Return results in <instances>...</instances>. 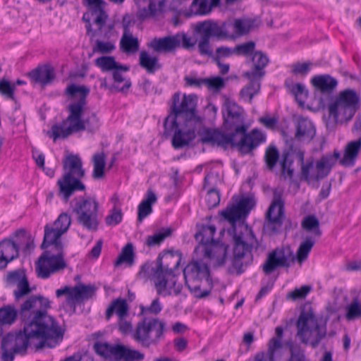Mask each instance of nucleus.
Wrapping results in <instances>:
<instances>
[{
	"instance_id": "1",
	"label": "nucleus",
	"mask_w": 361,
	"mask_h": 361,
	"mask_svg": "<svg viewBox=\"0 0 361 361\" xmlns=\"http://www.w3.org/2000/svg\"><path fill=\"white\" fill-rule=\"evenodd\" d=\"M197 97L176 92L171 98L170 113L164 122L163 135L166 137L173 133L171 144L175 149L188 145L195 137L200 118L197 115Z\"/></svg>"
},
{
	"instance_id": "2",
	"label": "nucleus",
	"mask_w": 361,
	"mask_h": 361,
	"mask_svg": "<svg viewBox=\"0 0 361 361\" xmlns=\"http://www.w3.org/2000/svg\"><path fill=\"white\" fill-rule=\"evenodd\" d=\"M231 131L225 133L216 128H206L200 134V141L203 144L227 149L229 146L238 147L243 154L250 153L259 145L265 141L264 135L258 129L247 133L245 124L228 126Z\"/></svg>"
},
{
	"instance_id": "3",
	"label": "nucleus",
	"mask_w": 361,
	"mask_h": 361,
	"mask_svg": "<svg viewBox=\"0 0 361 361\" xmlns=\"http://www.w3.org/2000/svg\"><path fill=\"white\" fill-rule=\"evenodd\" d=\"M50 301L40 295H32L25 299L18 310V317L24 325H33L35 330L56 339H61L63 333L55 319L47 313Z\"/></svg>"
},
{
	"instance_id": "4",
	"label": "nucleus",
	"mask_w": 361,
	"mask_h": 361,
	"mask_svg": "<svg viewBox=\"0 0 361 361\" xmlns=\"http://www.w3.org/2000/svg\"><path fill=\"white\" fill-rule=\"evenodd\" d=\"M35 329L32 324L24 325L23 330L4 336L1 345V359L13 361L15 354H25L28 348L38 350L45 346L51 348V343L57 342L58 339Z\"/></svg>"
},
{
	"instance_id": "5",
	"label": "nucleus",
	"mask_w": 361,
	"mask_h": 361,
	"mask_svg": "<svg viewBox=\"0 0 361 361\" xmlns=\"http://www.w3.org/2000/svg\"><path fill=\"white\" fill-rule=\"evenodd\" d=\"M180 258L171 254L159 256L157 259V267H152L144 264L141 267L139 274L146 277V273L150 269L153 273L154 286L158 295H178L182 290V284L177 283L174 270L178 267Z\"/></svg>"
},
{
	"instance_id": "6",
	"label": "nucleus",
	"mask_w": 361,
	"mask_h": 361,
	"mask_svg": "<svg viewBox=\"0 0 361 361\" xmlns=\"http://www.w3.org/2000/svg\"><path fill=\"white\" fill-rule=\"evenodd\" d=\"M252 249L264 251L266 247L258 241L252 229L247 226L240 225L233 230V250L231 258V273L240 274L250 262Z\"/></svg>"
},
{
	"instance_id": "7",
	"label": "nucleus",
	"mask_w": 361,
	"mask_h": 361,
	"mask_svg": "<svg viewBox=\"0 0 361 361\" xmlns=\"http://www.w3.org/2000/svg\"><path fill=\"white\" fill-rule=\"evenodd\" d=\"M66 92L69 96H74L80 94V98L77 102L71 103L67 110L69 113V118L74 122L73 127L76 131L86 130L89 132H94L99 128V119L95 112L90 111L85 113L84 107L86 105V97L90 92V89L86 86H78L75 84L68 85Z\"/></svg>"
},
{
	"instance_id": "8",
	"label": "nucleus",
	"mask_w": 361,
	"mask_h": 361,
	"mask_svg": "<svg viewBox=\"0 0 361 361\" xmlns=\"http://www.w3.org/2000/svg\"><path fill=\"white\" fill-rule=\"evenodd\" d=\"M63 174L57 181L59 195L67 202L74 192L83 191L85 185L81 179L85 176L82 161L78 154H68L62 161Z\"/></svg>"
},
{
	"instance_id": "9",
	"label": "nucleus",
	"mask_w": 361,
	"mask_h": 361,
	"mask_svg": "<svg viewBox=\"0 0 361 361\" xmlns=\"http://www.w3.org/2000/svg\"><path fill=\"white\" fill-rule=\"evenodd\" d=\"M327 108L326 126L333 128L336 123H343L353 118L360 108V97L353 90H344L329 103Z\"/></svg>"
},
{
	"instance_id": "10",
	"label": "nucleus",
	"mask_w": 361,
	"mask_h": 361,
	"mask_svg": "<svg viewBox=\"0 0 361 361\" xmlns=\"http://www.w3.org/2000/svg\"><path fill=\"white\" fill-rule=\"evenodd\" d=\"M185 284L196 298L208 296L213 287L207 263L202 259L192 260L183 269Z\"/></svg>"
},
{
	"instance_id": "11",
	"label": "nucleus",
	"mask_w": 361,
	"mask_h": 361,
	"mask_svg": "<svg viewBox=\"0 0 361 361\" xmlns=\"http://www.w3.org/2000/svg\"><path fill=\"white\" fill-rule=\"evenodd\" d=\"M41 247L46 250L35 263V271L38 277L47 279L51 274L66 267L62 242L47 243L45 245L42 243Z\"/></svg>"
},
{
	"instance_id": "12",
	"label": "nucleus",
	"mask_w": 361,
	"mask_h": 361,
	"mask_svg": "<svg viewBox=\"0 0 361 361\" xmlns=\"http://www.w3.org/2000/svg\"><path fill=\"white\" fill-rule=\"evenodd\" d=\"M216 228L213 225L203 226L195 235L199 245L195 252L204 257L214 260L215 264L221 266L224 264L226 257L227 246L220 244L214 240Z\"/></svg>"
},
{
	"instance_id": "13",
	"label": "nucleus",
	"mask_w": 361,
	"mask_h": 361,
	"mask_svg": "<svg viewBox=\"0 0 361 361\" xmlns=\"http://www.w3.org/2000/svg\"><path fill=\"white\" fill-rule=\"evenodd\" d=\"M88 11L83 14L82 20L86 23L87 32L91 37L99 36L108 37L112 25H106L108 15L104 9L102 0H82Z\"/></svg>"
},
{
	"instance_id": "14",
	"label": "nucleus",
	"mask_w": 361,
	"mask_h": 361,
	"mask_svg": "<svg viewBox=\"0 0 361 361\" xmlns=\"http://www.w3.org/2000/svg\"><path fill=\"white\" fill-rule=\"evenodd\" d=\"M297 336L300 341L310 343L313 348L318 345L321 340L326 336L325 326L318 324L312 308L304 307L296 322Z\"/></svg>"
},
{
	"instance_id": "15",
	"label": "nucleus",
	"mask_w": 361,
	"mask_h": 361,
	"mask_svg": "<svg viewBox=\"0 0 361 361\" xmlns=\"http://www.w3.org/2000/svg\"><path fill=\"white\" fill-rule=\"evenodd\" d=\"M165 327V323L159 318H142L133 331V339L143 348L157 345L164 336Z\"/></svg>"
},
{
	"instance_id": "16",
	"label": "nucleus",
	"mask_w": 361,
	"mask_h": 361,
	"mask_svg": "<svg viewBox=\"0 0 361 361\" xmlns=\"http://www.w3.org/2000/svg\"><path fill=\"white\" fill-rule=\"evenodd\" d=\"M296 161L300 166V179L308 183L324 178L331 171V164L328 159L320 158L316 163L312 158L305 161L304 151L297 152Z\"/></svg>"
},
{
	"instance_id": "17",
	"label": "nucleus",
	"mask_w": 361,
	"mask_h": 361,
	"mask_svg": "<svg viewBox=\"0 0 361 361\" xmlns=\"http://www.w3.org/2000/svg\"><path fill=\"white\" fill-rule=\"evenodd\" d=\"M97 354L106 359L115 361H142L144 353L123 344L111 345L106 342L97 341L93 345Z\"/></svg>"
},
{
	"instance_id": "18",
	"label": "nucleus",
	"mask_w": 361,
	"mask_h": 361,
	"mask_svg": "<svg viewBox=\"0 0 361 361\" xmlns=\"http://www.w3.org/2000/svg\"><path fill=\"white\" fill-rule=\"evenodd\" d=\"M99 204L94 198L88 197L78 200L73 208L78 223L88 231H96L98 227Z\"/></svg>"
},
{
	"instance_id": "19",
	"label": "nucleus",
	"mask_w": 361,
	"mask_h": 361,
	"mask_svg": "<svg viewBox=\"0 0 361 361\" xmlns=\"http://www.w3.org/2000/svg\"><path fill=\"white\" fill-rule=\"evenodd\" d=\"M282 191L274 189L273 200L266 212L264 229L270 234L276 233L281 227L284 217V203L282 200Z\"/></svg>"
},
{
	"instance_id": "20",
	"label": "nucleus",
	"mask_w": 361,
	"mask_h": 361,
	"mask_svg": "<svg viewBox=\"0 0 361 361\" xmlns=\"http://www.w3.org/2000/svg\"><path fill=\"white\" fill-rule=\"evenodd\" d=\"M294 261L295 255L290 247L282 246L268 253L262 269L266 275H269L279 267L288 268Z\"/></svg>"
},
{
	"instance_id": "21",
	"label": "nucleus",
	"mask_w": 361,
	"mask_h": 361,
	"mask_svg": "<svg viewBox=\"0 0 361 361\" xmlns=\"http://www.w3.org/2000/svg\"><path fill=\"white\" fill-rule=\"evenodd\" d=\"M138 6L135 13L140 21L161 16L168 10L169 0H134Z\"/></svg>"
},
{
	"instance_id": "22",
	"label": "nucleus",
	"mask_w": 361,
	"mask_h": 361,
	"mask_svg": "<svg viewBox=\"0 0 361 361\" xmlns=\"http://www.w3.org/2000/svg\"><path fill=\"white\" fill-rule=\"evenodd\" d=\"M71 223V216L63 212L58 216L51 226L47 224L44 226L43 245L61 242V236L68 231Z\"/></svg>"
},
{
	"instance_id": "23",
	"label": "nucleus",
	"mask_w": 361,
	"mask_h": 361,
	"mask_svg": "<svg viewBox=\"0 0 361 361\" xmlns=\"http://www.w3.org/2000/svg\"><path fill=\"white\" fill-rule=\"evenodd\" d=\"M229 23H223L221 25L212 21L204 20L196 25L195 32L203 34L209 37H215L217 39L233 37V34L230 32Z\"/></svg>"
},
{
	"instance_id": "24",
	"label": "nucleus",
	"mask_w": 361,
	"mask_h": 361,
	"mask_svg": "<svg viewBox=\"0 0 361 361\" xmlns=\"http://www.w3.org/2000/svg\"><path fill=\"white\" fill-rule=\"evenodd\" d=\"M130 17L125 16L123 19V32L120 40V49L126 54H134L139 49L140 44L137 37L133 36L130 31Z\"/></svg>"
},
{
	"instance_id": "25",
	"label": "nucleus",
	"mask_w": 361,
	"mask_h": 361,
	"mask_svg": "<svg viewBox=\"0 0 361 361\" xmlns=\"http://www.w3.org/2000/svg\"><path fill=\"white\" fill-rule=\"evenodd\" d=\"M226 113L224 114L226 127L245 124L244 110L234 101L226 99L224 104Z\"/></svg>"
},
{
	"instance_id": "26",
	"label": "nucleus",
	"mask_w": 361,
	"mask_h": 361,
	"mask_svg": "<svg viewBox=\"0 0 361 361\" xmlns=\"http://www.w3.org/2000/svg\"><path fill=\"white\" fill-rule=\"evenodd\" d=\"M252 68L244 73L252 78L262 79L265 75V67L269 62V57L262 51H255L251 55Z\"/></svg>"
},
{
	"instance_id": "27",
	"label": "nucleus",
	"mask_w": 361,
	"mask_h": 361,
	"mask_svg": "<svg viewBox=\"0 0 361 361\" xmlns=\"http://www.w3.org/2000/svg\"><path fill=\"white\" fill-rule=\"evenodd\" d=\"M96 287L94 285L79 284L72 287V293L68 299V305L75 307L77 304L92 298L95 294Z\"/></svg>"
},
{
	"instance_id": "28",
	"label": "nucleus",
	"mask_w": 361,
	"mask_h": 361,
	"mask_svg": "<svg viewBox=\"0 0 361 361\" xmlns=\"http://www.w3.org/2000/svg\"><path fill=\"white\" fill-rule=\"evenodd\" d=\"M316 129L312 122L306 118L298 119L295 125L294 139L302 142H309L314 137Z\"/></svg>"
},
{
	"instance_id": "29",
	"label": "nucleus",
	"mask_w": 361,
	"mask_h": 361,
	"mask_svg": "<svg viewBox=\"0 0 361 361\" xmlns=\"http://www.w3.org/2000/svg\"><path fill=\"white\" fill-rule=\"evenodd\" d=\"M176 35H168L160 38H154L148 44L147 47L154 52L169 53L178 48V41Z\"/></svg>"
},
{
	"instance_id": "30",
	"label": "nucleus",
	"mask_w": 361,
	"mask_h": 361,
	"mask_svg": "<svg viewBox=\"0 0 361 361\" xmlns=\"http://www.w3.org/2000/svg\"><path fill=\"white\" fill-rule=\"evenodd\" d=\"M310 82L315 90L322 94H331L338 85V80L329 74L316 75Z\"/></svg>"
},
{
	"instance_id": "31",
	"label": "nucleus",
	"mask_w": 361,
	"mask_h": 361,
	"mask_svg": "<svg viewBox=\"0 0 361 361\" xmlns=\"http://www.w3.org/2000/svg\"><path fill=\"white\" fill-rule=\"evenodd\" d=\"M74 126L73 120L69 118V115L66 120L60 123H56L52 126L51 130L47 132V134L53 138L55 141L57 139H64L73 133L77 132Z\"/></svg>"
},
{
	"instance_id": "32",
	"label": "nucleus",
	"mask_w": 361,
	"mask_h": 361,
	"mask_svg": "<svg viewBox=\"0 0 361 361\" xmlns=\"http://www.w3.org/2000/svg\"><path fill=\"white\" fill-rule=\"evenodd\" d=\"M300 149L294 148L293 145H290L288 151L283 153V158L281 161V174L286 178H292L295 167L293 166L294 160H296V154Z\"/></svg>"
},
{
	"instance_id": "33",
	"label": "nucleus",
	"mask_w": 361,
	"mask_h": 361,
	"mask_svg": "<svg viewBox=\"0 0 361 361\" xmlns=\"http://www.w3.org/2000/svg\"><path fill=\"white\" fill-rule=\"evenodd\" d=\"M243 76L247 78L249 82L241 89L240 97L243 101L251 104L253 97L259 92L262 79L252 78L246 73H243Z\"/></svg>"
},
{
	"instance_id": "34",
	"label": "nucleus",
	"mask_w": 361,
	"mask_h": 361,
	"mask_svg": "<svg viewBox=\"0 0 361 361\" xmlns=\"http://www.w3.org/2000/svg\"><path fill=\"white\" fill-rule=\"evenodd\" d=\"M360 149L361 138L349 142L345 148L344 155L340 160V164L344 166H353Z\"/></svg>"
},
{
	"instance_id": "35",
	"label": "nucleus",
	"mask_w": 361,
	"mask_h": 361,
	"mask_svg": "<svg viewBox=\"0 0 361 361\" xmlns=\"http://www.w3.org/2000/svg\"><path fill=\"white\" fill-rule=\"evenodd\" d=\"M157 200L154 192L150 189L147 190L145 197L137 207V221L139 222H142L145 217L152 212V205L157 202Z\"/></svg>"
},
{
	"instance_id": "36",
	"label": "nucleus",
	"mask_w": 361,
	"mask_h": 361,
	"mask_svg": "<svg viewBox=\"0 0 361 361\" xmlns=\"http://www.w3.org/2000/svg\"><path fill=\"white\" fill-rule=\"evenodd\" d=\"M28 75L35 82L47 85L54 78V68L50 66L38 67L30 71Z\"/></svg>"
},
{
	"instance_id": "37",
	"label": "nucleus",
	"mask_w": 361,
	"mask_h": 361,
	"mask_svg": "<svg viewBox=\"0 0 361 361\" xmlns=\"http://www.w3.org/2000/svg\"><path fill=\"white\" fill-rule=\"evenodd\" d=\"M139 65L148 73H154L161 69V65L159 63L157 56H151L147 51L142 50L139 54Z\"/></svg>"
},
{
	"instance_id": "38",
	"label": "nucleus",
	"mask_w": 361,
	"mask_h": 361,
	"mask_svg": "<svg viewBox=\"0 0 361 361\" xmlns=\"http://www.w3.org/2000/svg\"><path fill=\"white\" fill-rule=\"evenodd\" d=\"M283 329L282 326H276L275 329L276 336L271 338L268 343L267 357L269 361H275L276 353L280 350L282 347V338Z\"/></svg>"
},
{
	"instance_id": "39",
	"label": "nucleus",
	"mask_w": 361,
	"mask_h": 361,
	"mask_svg": "<svg viewBox=\"0 0 361 361\" xmlns=\"http://www.w3.org/2000/svg\"><path fill=\"white\" fill-rule=\"evenodd\" d=\"M230 29L233 30L234 36H242L247 34L255 25V20L252 18H243L235 19L233 22H230Z\"/></svg>"
},
{
	"instance_id": "40",
	"label": "nucleus",
	"mask_w": 361,
	"mask_h": 361,
	"mask_svg": "<svg viewBox=\"0 0 361 361\" xmlns=\"http://www.w3.org/2000/svg\"><path fill=\"white\" fill-rule=\"evenodd\" d=\"M114 313H116L118 318L128 315V307L124 299L117 298L111 302L106 310V319H109Z\"/></svg>"
},
{
	"instance_id": "41",
	"label": "nucleus",
	"mask_w": 361,
	"mask_h": 361,
	"mask_svg": "<svg viewBox=\"0 0 361 361\" xmlns=\"http://www.w3.org/2000/svg\"><path fill=\"white\" fill-rule=\"evenodd\" d=\"M315 242L316 240L314 237H306L305 240L300 244L298 248L296 255L295 256V260H297L299 264H302L305 261Z\"/></svg>"
},
{
	"instance_id": "42",
	"label": "nucleus",
	"mask_w": 361,
	"mask_h": 361,
	"mask_svg": "<svg viewBox=\"0 0 361 361\" xmlns=\"http://www.w3.org/2000/svg\"><path fill=\"white\" fill-rule=\"evenodd\" d=\"M134 259L133 245L131 243H128L121 249L119 255L114 262V266L118 267L125 263L130 267L134 264Z\"/></svg>"
},
{
	"instance_id": "43",
	"label": "nucleus",
	"mask_w": 361,
	"mask_h": 361,
	"mask_svg": "<svg viewBox=\"0 0 361 361\" xmlns=\"http://www.w3.org/2000/svg\"><path fill=\"white\" fill-rule=\"evenodd\" d=\"M286 85L289 92L294 95L295 99L300 105H302L308 95V90L305 86L301 83H294L292 81H286Z\"/></svg>"
},
{
	"instance_id": "44",
	"label": "nucleus",
	"mask_w": 361,
	"mask_h": 361,
	"mask_svg": "<svg viewBox=\"0 0 361 361\" xmlns=\"http://www.w3.org/2000/svg\"><path fill=\"white\" fill-rule=\"evenodd\" d=\"M345 318L347 321L361 319V302L357 297L353 298L345 307Z\"/></svg>"
},
{
	"instance_id": "45",
	"label": "nucleus",
	"mask_w": 361,
	"mask_h": 361,
	"mask_svg": "<svg viewBox=\"0 0 361 361\" xmlns=\"http://www.w3.org/2000/svg\"><path fill=\"white\" fill-rule=\"evenodd\" d=\"M221 0H193L192 6H197L195 13L196 15H207L214 8L220 5Z\"/></svg>"
},
{
	"instance_id": "46",
	"label": "nucleus",
	"mask_w": 361,
	"mask_h": 361,
	"mask_svg": "<svg viewBox=\"0 0 361 361\" xmlns=\"http://www.w3.org/2000/svg\"><path fill=\"white\" fill-rule=\"evenodd\" d=\"M0 250L9 262L18 256L19 245L10 239L0 242Z\"/></svg>"
},
{
	"instance_id": "47",
	"label": "nucleus",
	"mask_w": 361,
	"mask_h": 361,
	"mask_svg": "<svg viewBox=\"0 0 361 361\" xmlns=\"http://www.w3.org/2000/svg\"><path fill=\"white\" fill-rule=\"evenodd\" d=\"M17 315L18 310L12 306L8 305L0 308V337L3 334L2 324H12Z\"/></svg>"
},
{
	"instance_id": "48",
	"label": "nucleus",
	"mask_w": 361,
	"mask_h": 361,
	"mask_svg": "<svg viewBox=\"0 0 361 361\" xmlns=\"http://www.w3.org/2000/svg\"><path fill=\"white\" fill-rule=\"evenodd\" d=\"M302 228L307 232H311L314 235V238H319L322 231L319 228V220L314 215H308L303 218L301 223Z\"/></svg>"
},
{
	"instance_id": "49",
	"label": "nucleus",
	"mask_w": 361,
	"mask_h": 361,
	"mask_svg": "<svg viewBox=\"0 0 361 361\" xmlns=\"http://www.w3.org/2000/svg\"><path fill=\"white\" fill-rule=\"evenodd\" d=\"M128 71V66L120 63L113 71H111L114 81L116 83H121L122 82H124L123 86L119 89V91H124L126 89H128L131 85L130 80H126L124 76V73H126Z\"/></svg>"
},
{
	"instance_id": "50",
	"label": "nucleus",
	"mask_w": 361,
	"mask_h": 361,
	"mask_svg": "<svg viewBox=\"0 0 361 361\" xmlns=\"http://www.w3.org/2000/svg\"><path fill=\"white\" fill-rule=\"evenodd\" d=\"M94 64L103 72L113 71L118 63L116 61L115 58L111 56H102L94 60Z\"/></svg>"
},
{
	"instance_id": "51",
	"label": "nucleus",
	"mask_w": 361,
	"mask_h": 361,
	"mask_svg": "<svg viewBox=\"0 0 361 361\" xmlns=\"http://www.w3.org/2000/svg\"><path fill=\"white\" fill-rule=\"evenodd\" d=\"M93 172L94 178H101L104 176L105 167V156L104 153L95 154L93 156Z\"/></svg>"
},
{
	"instance_id": "52",
	"label": "nucleus",
	"mask_w": 361,
	"mask_h": 361,
	"mask_svg": "<svg viewBox=\"0 0 361 361\" xmlns=\"http://www.w3.org/2000/svg\"><path fill=\"white\" fill-rule=\"evenodd\" d=\"M279 158V152L276 146L269 145L265 150L264 161L267 167L269 170H272Z\"/></svg>"
},
{
	"instance_id": "53",
	"label": "nucleus",
	"mask_w": 361,
	"mask_h": 361,
	"mask_svg": "<svg viewBox=\"0 0 361 361\" xmlns=\"http://www.w3.org/2000/svg\"><path fill=\"white\" fill-rule=\"evenodd\" d=\"M200 35V37L197 42L199 54L202 56L212 57L213 51L209 42L210 37L203 34Z\"/></svg>"
},
{
	"instance_id": "54",
	"label": "nucleus",
	"mask_w": 361,
	"mask_h": 361,
	"mask_svg": "<svg viewBox=\"0 0 361 361\" xmlns=\"http://www.w3.org/2000/svg\"><path fill=\"white\" fill-rule=\"evenodd\" d=\"M290 355L286 361H312L300 346L290 345Z\"/></svg>"
},
{
	"instance_id": "55",
	"label": "nucleus",
	"mask_w": 361,
	"mask_h": 361,
	"mask_svg": "<svg viewBox=\"0 0 361 361\" xmlns=\"http://www.w3.org/2000/svg\"><path fill=\"white\" fill-rule=\"evenodd\" d=\"M221 215L232 224L244 216L237 204L233 205L231 207H227L221 212Z\"/></svg>"
},
{
	"instance_id": "56",
	"label": "nucleus",
	"mask_w": 361,
	"mask_h": 361,
	"mask_svg": "<svg viewBox=\"0 0 361 361\" xmlns=\"http://www.w3.org/2000/svg\"><path fill=\"white\" fill-rule=\"evenodd\" d=\"M115 49V45L112 42H104L99 39L95 41L94 45L92 47L94 53L100 54H109Z\"/></svg>"
},
{
	"instance_id": "57",
	"label": "nucleus",
	"mask_w": 361,
	"mask_h": 361,
	"mask_svg": "<svg viewBox=\"0 0 361 361\" xmlns=\"http://www.w3.org/2000/svg\"><path fill=\"white\" fill-rule=\"evenodd\" d=\"M255 43L252 41L246 42L234 47V54L238 56L252 55L255 51Z\"/></svg>"
},
{
	"instance_id": "58",
	"label": "nucleus",
	"mask_w": 361,
	"mask_h": 361,
	"mask_svg": "<svg viewBox=\"0 0 361 361\" xmlns=\"http://www.w3.org/2000/svg\"><path fill=\"white\" fill-rule=\"evenodd\" d=\"M17 289L13 291V295L16 300H19L22 297L29 294L31 289L29 286L27 278L21 279L17 285Z\"/></svg>"
},
{
	"instance_id": "59",
	"label": "nucleus",
	"mask_w": 361,
	"mask_h": 361,
	"mask_svg": "<svg viewBox=\"0 0 361 361\" xmlns=\"http://www.w3.org/2000/svg\"><path fill=\"white\" fill-rule=\"evenodd\" d=\"M15 85L8 80L3 78L0 80V93L5 97L15 100L14 96Z\"/></svg>"
},
{
	"instance_id": "60",
	"label": "nucleus",
	"mask_w": 361,
	"mask_h": 361,
	"mask_svg": "<svg viewBox=\"0 0 361 361\" xmlns=\"http://www.w3.org/2000/svg\"><path fill=\"white\" fill-rule=\"evenodd\" d=\"M170 234L171 231L167 229L164 232H159L152 235H149L147 238L146 245L149 247L159 245Z\"/></svg>"
},
{
	"instance_id": "61",
	"label": "nucleus",
	"mask_w": 361,
	"mask_h": 361,
	"mask_svg": "<svg viewBox=\"0 0 361 361\" xmlns=\"http://www.w3.org/2000/svg\"><path fill=\"white\" fill-rule=\"evenodd\" d=\"M205 201L209 208L217 206L220 202V195L219 192L214 188H209L205 196Z\"/></svg>"
},
{
	"instance_id": "62",
	"label": "nucleus",
	"mask_w": 361,
	"mask_h": 361,
	"mask_svg": "<svg viewBox=\"0 0 361 361\" xmlns=\"http://www.w3.org/2000/svg\"><path fill=\"white\" fill-rule=\"evenodd\" d=\"M162 310V305L159 298H154L151 304L146 307H141V312L142 314H151L157 315Z\"/></svg>"
},
{
	"instance_id": "63",
	"label": "nucleus",
	"mask_w": 361,
	"mask_h": 361,
	"mask_svg": "<svg viewBox=\"0 0 361 361\" xmlns=\"http://www.w3.org/2000/svg\"><path fill=\"white\" fill-rule=\"evenodd\" d=\"M175 35L176 38L178 39V47L181 44L184 49H189L193 47L197 42V40H193L184 32H178Z\"/></svg>"
},
{
	"instance_id": "64",
	"label": "nucleus",
	"mask_w": 361,
	"mask_h": 361,
	"mask_svg": "<svg viewBox=\"0 0 361 361\" xmlns=\"http://www.w3.org/2000/svg\"><path fill=\"white\" fill-rule=\"evenodd\" d=\"M122 220V213L120 209L115 207L111 211V213L105 218V222L109 226H114L119 224Z\"/></svg>"
}]
</instances>
